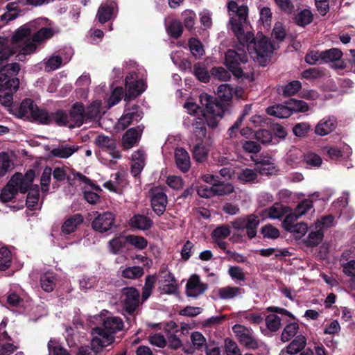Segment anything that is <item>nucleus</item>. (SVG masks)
Instances as JSON below:
<instances>
[{
	"label": "nucleus",
	"mask_w": 355,
	"mask_h": 355,
	"mask_svg": "<svg viewBox=\"0 0 355 355\" xmlns=\"http://www.w3.org/2000/svg\"><path fill=\"white\" fill-rule=\"evenodd\" d=\"M313 16L312 12L308 9H304L295 15V23L300 26L304 27L313 21Z\"/></svg>",
	"instance_id": "obj_40"
},
{
	"label": "nucleus",
	"mask_w": 355,
	"mask_h": 355,
	"mask_svg": "<svg viewBox=\"0 0 355 355\" xmlns=\"http://www.w3.org/2000/svg\"><path fill=\"white\" fill-rule=\"evenodd\" d=\"M240 344L248 349H257L259 348L258 340L255 338L253 331L244 325L235 324L232 327Z\"/></svg>",
	"instance_id": "obj_7"
},
{
	"label": "nucleus",
	"mask_w": 355,
	"mask_h": 355,
	"mask_svg": "<svg viewBox=\"0 0 355 355\" xmlns=\"http://www.w3.org/2000/svg\"><path fill=\"white\" fill-rule=\"evenodd\" d=\"M123 328V322L119 317H108L104 320L102 327L93 329L96 336L92 339V345L97 347H107L114 342V334Z\"/></svg>",
	"instance_id": "obj_2"
},
{
	"label": "nucleus",
	"mask_w": 355,
	"mask_h": 355,
	"mask_svg": "<svg viewBox=\"0 0 355 355\" xmlns=\"http://www.w3.org/2000/svg\"><path fill=\"white\" fill-rule=\"evenodd\" d=\"M115 215L110 211L98 214L92 221V229L99 233H105L110 231L114 225Z\"/></svg>",
	"instance_id": "obj_10"
},
{
	"label": "nucleus",
	"mask_w": 355,
	"mask_h": 355,
	"mask_svg": "<svg viewBox=\"0 0 355 355\" xmlns=\"http://www.w3.org/2000/svg\"><path fill=\"white\" fill-rule=\"evenodd\" d=\"M124 299L122 301L123 311L133 315L139 305V292L135 287H125L122 289Z\"/></svg>",
	"instance_id": "obj_8"
},
{
	"label": "nucleus",
	"mask_w": 355,
	"mask_h": 355,
	"mask_svg": "<svg viewBox=\"0 0 355 355\" xmlns=\"http://www.w3.org/2000/svg\"><path fill=\"white\" fill-rule=\"evenodd\" d=\"M323 239L324 232L321 229L316 231H311L304 240V243L307 247H315L322 242Z\"/></svg>",
	"instance_id": "obj_44"
},
{
	"label": "nucleus",
	"mask_w": 355,
	"mask_h": 355,
	"mask_svg": "<svg viewBox=\"0 0 355 355\" xmlns=\"http://www.w3.org/2000/svg\"><path fill=\"white\" fill-rule=\"evenodd\" d=\"M56 284V277L53 272H45L40 277V286L46 293L52 292Z\"/></svg>",
	"instance_id": "obj_35"
},
{
	"label": "nucleus",
	"mask_w": 355,
	"mask_h": 355,
	"mask_svg": "<svg viewBox=\"0 0 355 355\" xmlns=\"http://www.w3.org/2000/svg\"><path fill=\"white\" fill-rule=\"evenodd\" d=\"M19 87V80L16 77H10L6 73L0 74V92H16Z\"/></svg>",
	"instance_id": "obj_21"
},
{
	"label": "nucleus",
	"mask_w": 355,
	"mask_h": 355,
	"mask_svg": "<svg viewBox=\"0 0 355 355\" xmlns=\"http://www.w3.org/2000/svg\"><path fill=\"white\" fill-rule=\"evenodd\" d=\"M324 76V71L322 68H309L302 73V78L309 80H316Z\"/></svg>",
	"instance_id": "obj_58"
},
{
	"label": "nucleus",
	"mask_w": 355,
	"mask_h": 355,
	"mask_svg": "<svg viewBox=\"0 0 355 355\" xmlns=\"http://www.w3.org/2000/svg\"><path fill=\"white\" fill-rule=\"evenodd\" d=\"M252 161L255 164L256 171L261 175H271L277 171L271 157L252 158Z\"/></svg>",
	"instance_id": "obj_19"
},
{
	"label": "nucleus",
	"mask_w": 355,
	"mask_h": 355,
	"mask_svg": "<svg viewBox=\"0 0 355 355\" xmlns=\"http://www.w3.org/2000/svg\"><path fill=\"white\" fill-rule=\"evenodd\" d=\"M192 154L193 159L196 162L202 163L207 159L208 150L203 145L202 142L200 141L194 146Z\"/></svg>",
	"instance_id": "obj_48"
},
{
	"label": "nucleus",
	"mask_w": 355,
	"mask_h": 355,
	"mask_svg": "<svg viewBox=\"0 0 355 355\" xmlns=\"http://www.w3.org/2000/svg\"><path fill=\"white\" fill-rule=\"evenodd\" d=\"M124 94V90L121 87H116L112 92L111 96L107 100V107L109 108L118 104L122 99Z\"/></svg>",
	"instance_id": "obj_62"
},
{
	"label": "nucleus",
	"mask_w": 355,
	"mask_h": 355,
	"mask_svg": "<svg viewBox=\"0 0 355 355\" xmlns=\"http://www.w3.org/2000/svg\"><path fill=\"white\" fill-rule=\"evenodd\" d=\"M193 73L200 82L205 83L209 82L210 75L207 70L202 66L200 62H197L194 64Z\"/></svg>",
	"instance_id": "obj_55"
},
{
	"label": "nucleus",
	"mask_w": 355,
	"mask_h": 355,
	"mask_svg": "<svg viewBox=\"0 0 355 355\" xmlns=\"http://www.w3.org/2000/svg\"><path fill=\"white\" fill-rule=\"evenodd\" d=\"M12 261L11 251L6 246L0 248V270L4 271L9 268Z\"/></svg>",
	"instance_id": "obj_42"
},
{
	"label": "nucleus",
	"mask_w": 355,
	"mask_h": 355,
	"mask_svg": "<svg viewBox=\"0 0 355 355\" xmlns=\"http://www.w3.org/2000/svg\"><path fill=\"white\" fill-rule=\"evenodd\" d=\"M156 282L155 275H148L145 279V284L142 288V300H146L151 295Z\"/></svg>",
	"instance_id": "obj_56"
},
{
	"label": "nucleus",
	"mask_w": 355,
	"mask_h": 355,
	"mask_svg": "<svg viewBox=\"0 0 355 355\" xmlns=\"http://www.w3.org/2000/svg\"><path fill=\"white\" fill-rule=\"evenodd\" d=\"M270 44L268 42V38L261 36L259 39H257L255 42H251L248 45V52L254 58L257 60L260 65L266 66L267 61L270 57Z\"/></svg>",
	"instance_id": "obj_6"
},
{
	"label": "nucleus",
	"mask_w": 355,
	"mask_h": 355,
	"mask_svg": "<svg viewBox=\"0 0 355 355\" xmlns=\"http://www.w3.org/2000/svg\"><path fill=\"white\" fill-rule=\"evenodd\" d=\"M128 235L123 236L120 234L114 236L108 242L110 251L113 254H118L120 253L121 250L125 247V244L128 243Z\"/></svg>",
	"instance_id": "obj_32"
},
{
	"label": "nucleus",
	"mask_w": 355,
	"mask_h": 355,
	"mask_svg": "<svg viewBox=\"0 0 355 355\" xmlns=\"http://www.w3.org/2000/svg\"><path fill=\"white\" fill-rule=\"evenodd\" d=\"M281 321V318L276 314H269L265 319L266 326L271 332H276L280 329Z\"/></svg>",
	"instance_id": "obj_52"
},
{
	"label": "nucleus",
	"mask_w": 355,
	"mask_h": 355,
	"mask_svg": "<svg viewBox=\"0 0 355 355\" xmlns=\"http://www.w3.org/2000/svg\"><path fill=\"white\" fill-rule=\"evenodd\" d=\"M260 224L259 216L254 214L245 217H238L231 222L232 227L237 231L246 230L247 236L252 239L257 236V228Z\"/></svg>",
	"instance_id": "obj_5"
},
{
	"label": "nucleus",
	"mask_w": 355,
	"mask_h": 355,
	"mask_svg": "<svg viewBox=\"0 0 355 355\" xmlns=\"http://www.w3.org/2000/svg\"><path fill=\"white\" fill-rule=\"evenodd\" d=\"M51 124H55L58 126H66L69 123V115L63 110H57L55 112H50Z\"/></svg>",
	"instance_id": "obj_37"
},
{
	"label": "nucleus",
	"mask_w": 355,
	"mask_h": 355,
	"mask_svg": "<svg viewBox=\"0 0 355 355\" xmlns=\"http://www.w3.org/2000/svg\"><path fill=\"white\" fill-rule=\"evenodd\" d=\"M69 120L73 123L70 128L80 127L85 121V105L81 102L73 103L69 110Z\"/></svg>",
	"instance_id": "obj_13"
},
{
	"label": "nucleus",
	"mask_w": 355,
	"mask_h": 355,
	"mask_svg": "<svg viewBox=\"0 0 355 355\" xmlns=\"http://www.w3.org/2000/svg\"><path fill=\"white\" fill-rule=\"evenodd\" d=\"M266 113L268 115L276 116L280 119H286L291 116V111L287 104H276L272 106H269L266 109Z\"/></svg>",
	"instance_id": "obj_29"
},
{
	"label": "nucleus",
	"mask_w": 355,
	"mask_h": 355,
	"mask_svg": "<svg viewBox=\"0 0 355 355\" xmlns=\"http://www.w3.org/2000/svg\"><path fill=\"white\" fill-rule=\"evenodd\" d=\"M167 204L168 198L164 192L159 191L153 192L150 199V205L153 211L157 216H160L164 213Z\"/></svg>",
	"instance_id": "obj_17"
},
{
	"label": "nucleus",
	"mask_w": 355,
	"mask_h": 355,
	"mask_svg": "<svg viewBox=\"0 0 355 355\" xmlns=\"http://www.w3.org/2000/svg\"><path fill=\"white\" fill-rule=\"evenodd\" d=\"M101 103L94 101L86 108L85 107V121L96 120L100 114Z\"/></svg>",
	"instance_id": "obj_45"
},
{
	"label": "nucleus",
	"mask_w": 355,
	"mask_h": 355,
	"mask_svg": "<svg viewBox=\"0 0 355 355\" xmlns=\"http://www.w3.org/2000/svg\"><path fill=\"white\" fill-rule=\"evenodd\" d=\"M301 87L302 85L299 80H293L284 86L279 87L277 92L285 97H288L297 94Z\"/></svg>",
	"instance_id": "obj_36"
},
{
	"label": "nucleus",
	"mask_w": 355,
	"mask_h": 355,
	"mask_svg": "<svg viewBox=\"0 0 355 355\" xmlns=\"http://www.w3.org/2000/svg\"><path fill=\"white\" fill-rule=\"evenodd\" d=\"M343 53L340 49L331 48L320 52V60L325 63L334 62L342 58Z\"/></svg>",
	"instance_id": "obj_34"
},
{
	"label": "nucleus",
	"mask_w": 355,
	"mask_h": 355,
	"mask_svg": "<svg viewBox=\"0 0 355 355\" xmlns=\"http://www.w3.org/2000/svg\"><path fill=\"white\" fill-rule=\"evenodd\" d=\"M248 62V56L244 51L238 52L234 49H229L225 53V64L228 70L236 78L249 77L248 73L243 71L241 64Z\"/></svg>",
	"instance_id": "obj_3"
},
{
	"label": "nucleus",
	"mask_w": 355,
	"mask_h": 355,
	"mask_svg": "<svg viewBox=\"0 0 355 355\" xmlns=\"http://www.w3.org/2000/svg\"><path fill=\"white\" fill-rule=\"evenodd\" d=\"M144 129L143 124L137 125L136 128H131L126 130L122 137V144L125 148H132L141 136Z\"/></svg>",
	"instance_id": "obj_18"
},
{
	"label": "nucleus",
	"mask_w": 355,
	"mask_h": 355,
	"mask_svg": "<svg viewBox=\"0 0 355 355\" xmlns=\"http://www.w3.org/2000/svg\"><path fill=\"white\" fill-rule=\"evenodd\" d=\"M78 150V146L61 145L58 148H53L51 150V155L54 157L67 159Z\"/></svg>",
	"instance_id": "obj_27"
},
{
	"label": "nucleus",
	"mask_w": 355,
	"mask_h": 355,
	"mask_svg": "<svg viewBox=\"0 0 355 355\" xmlns=\"http://www.w3.org/2000/svg\"><path fill=\"white\" fill-rule=\"evenodd\" d=\"M30 29L28 28H20L17 29L11 37V44L18 49L24 51L25 53L30 55L34 53L37 49L35 41L30 39Z\"/></svg>",
	"instance_id": "obj_4"
},
{
	"label": "nucleus",
	"mask_w": 355,
	"mask_h": 355,
	"mask_svg": "<svg viewBox=\"0 0 355 355\" xmlns=\"http://www.w3.org/2000/svg\"><path fill=\"white\" fill-rule=\"evenodd\" d=\"M207 288V284L200 282L199 276L193 275L186 285V293L189 297H196L203 293Z\"/></svg>",
	"instance_id": "obj_16"
},
{
	"label": "nucleus",
	"mask_w": 355,
	"mask_h": 355,
	"mask_svg": "<svg viewBox=\"0 0 355 355\" xmlns=\"http://www.w3.org/2000/svg\"><path fill=\"white\" fill-rule=\"evenodd\" d=\"M51 173L52 170L50 167L46 166L44 168L40 178L41 189L43 193L47 192L49 189Z\"/></svg>",
	"instance_id": "obj_63"
},
{
	"label": "nucleus",
	"mask_w": 355,
	"mask_h": 355,
	"mask_svg": "<svg viewBox=\"0 0 355 355\" xmlns=\"http://www.w3.org/2000/svg\"><path fill=\"white\" fill-rule=\"evenodd\" d=\"M337 127V121L334 117L321 119L315 128V133L320 136H325L332 132Z\"/></svg>",
	"instance_id": "obj_20"
},
{
	"label": "nucleus",
	"mask_w": 355,
	"mask_h": 355,
	"mask_svg": "<svg viewBox=\"0 0 355 355\" xmlns=\"http://www.w3.org/2000/svg\"><path fill=\"white\" fill-rule=\"evenodd\" d=\"M114 15V6L112 4H101L97 11L96 19L101 23L105 24L112 19Z\"/></svg>",
	"instance_id": "obj_30"
},
{
	"label": "nucleus",
	"mask_w": 355,
	"mask_h": 355,
	"mask_svg": "<svg viewBox=\"0 0 355 355\" xmlns=\"http://www.w3.org/2000/svg\"><path fill=\"white\" fill-rule=\"evenodd\" d=\"M199 98L200 103L203 107H205L204 109H201L200 110V114L202 113V112H208L216 109H221V105L218 103L216 102V99L213 96L203 93L200 95Z\"/></svg>",
	"instance_id": "obj_33"
},
{
	"label": "nucleus",
	"mask_w": 355,
	"mask_h": 355,
	"mask_svg": "<svg viewBox=\"0 0 355 355\" xmlns=\"http://www.w3.org/2000/svg\"><path fill=\"white\" fill-rule=\"evenodd\" d=\"M260 232L264 239H277L280 236L279 230L271 224H267L261 227Z\"/></svg>",
	"instance_id": "obj_54"
},
{
	"label": "nucleus",
	"mask_w": 355,
	"mask_h": 355,
	"mask_svg": "<svg viewBox=\"0 0 355 355\" xmlns=\"http://www.w3.org/2000/svg\"><path fill=\"white\" fill-rule=\"evenodd\" d=\"M16 48L11 44V40L0 37V60L4 61L16 53Z\"/></svg>",
	"instance_id": "obj_28"
},
{
	"label": "nucleus",
	"mask_w": 355,
	"mask_h": 355,
	"mask_svg": "<svg viewBox=\"0 0 355 355\" xmlns=\"http://www.w3.org/2000/svg\"><path fill=\"white\" fill-rule=\"evenodd\" d=\"M245 23L246 21L239 20L236 17H231L230 19L231 29L237 39H239L244 33L243 24Z\"/></svg>",
	"instance_id": "obj_59"
},
{
	"label": "nucleus",
	"mask_w": 355,
	"mask_h": 355,
	"mask_svg": "<svg viewBox=\"0 0 355 355\" xmlns=\"http://www.w3.org/2000/svg\"><path fill=\"white\" fill-rule=\"evenodd\" d=\"M306 345V338L304 336L300 334L286 347V352L290 355H295L304 349Z\"/></svg>",
	"instance_id": "obj_26"
},
{
	"label": "nucleus",
	"mask_w": 355,
	"mask_h": 355,
	"mask_svg": "<svg viewBox=\"0 0 355 355\" xmlns=\"http://www.w3.org/2000/svg\"><path fill=\"white\" fill-rule=\"evenodd\" d=\"M299 330V324L295 322H289L284 328L282 335L281 341L286 343L289 341L292 338L295 337Z\"/></svg>",
	"instance_id": "obj_39"
},
{
	"label": "nucleus",
	"mask_w": 355,
	"mask_h": 355,
	"mask_svg": "<svg viewBox=\"0 0 355 355\" xmlns=\"http://www.w3.org/2000/svg\"><path fill=\"white\" fill-rule=\"evenodd\" d=\"M242 289L239 287L227 286L218 289V297L222 300H231L236 297L241 293Z\"/></svg>",
	"instance_id": "obj_41"
},
{
	"label": "nucleus",
	"mask_w": 355,
	"mask_h": 355,
	"mask_svg": "<svg viewBox=\"0 0 355 355\" xmlns=\"http://www.w3.org/2000/svg\"><path fill=\"white\" fill-rule=\"evenodd\" d=\"M166 32L171 37L179 38L183 32L182 23L179 20H172L166 26Z\"/></svg>",
	"instance_id": "obj_47"
},
{
	"label": "nucleus",
	"mask_w": 355,
	"mask_h": 355,
	"mask_svg": "<svg viewBox=\"0 0 355 355\" xmlns=\"http://www.w3.org/2000/svg\"><path fill=\"white\" fill-rule=\"evenodd\" d=\"M257 178V173L251 168H245L238 174V179L243 182H252Z\"/></svg>",
	"instance_id": "obj_61"
},
{
	"label": "nucleus",
	"mask_w": 355,
	"mask_h": 355,
	"mask_svg": "<svg viewBox=\"0 0 355 355\" xmlns=\"http://www.w3.org/2000/svg\"><path fill=\"white\" fill-rule=\"evenodd\" d=\"M291 209L289 207L285 206L280 202H275L269 208L261 210L259 216L263 219H277L282 218L288 212H291Z\"/></svg>",
	"instance_id": "obj_12"
},
{
	"label": "nucleus",
	"mask_w": 355,
	"mask_h": 355,
	"mask_svg": "<svg viewBox=\"0 0 355 355\" xmlns=\"http://www.w3.org/2000/svg\"><path fill=\"white\" fill-rule=\"evenodd\" d=\"M189 46L192 55L200 58L205 53V50L201 42L194 37H191L189 40Z\"/></svg>",
	"instance_id": "obj_53"
},
{
	"label": "nucleus",
	"mask_w": 355,
	"mask_h": 355,
	"mask_svg": "<svg viewBox=\"0 0 355 355\" xmlns=\"http://www.w3.org/2000/svg\"><path fill=\"white\" fill-rule=\"evenodd\" d=\"M144 270L141 266L127 267L122 271V277L126 279H136L141 277Z\"/></svg>",
	"instance_id": "obj_50"
},
{
	"label": "nucleus",
	"mask_w": 355,
	"mask_h": 355,
	"mask_svg": "<svg viewBox=\"0 0 355 355\" xmlns=\"http://www.w3.org/2000/svg\"><path fill=\"white\" fill-rule=\"evenodd\" d=\"M191 340L196 349L202 351V349H205L207 347L205 338L199 331L193 332L191 335Z\"/></svg>",
	"instance_id": "obj_60"
},
{
	"label": "nucleus",
	"mask_w": 355,
	"mask_h": 355,
	"mask_svg": "<svg viewBox=\"0 0 355 355\" xmlns=\"http://www.w3.org/2000/svg\"><path fill=\"white\" fill-rule=\"evenodd\" d=\"M203 118H200L199 116L196 119L195 122L193 123V134L196 136L197 140L202 142L203 139L206 137L207 135V128L206 125L204 121H202Z\"/></svg>",
	"instance_id": "obj_43"
},
{
	"label": "nucleus",
	"mask_w": 355,
	"mask_h": 355,
	"mask_svg": "<svg viewBox=\"0 0 355 355\" xmlns=\"http://www.w3.org/2000/svg\"><path fill=\"white\" fill-rule=\"evenodd\" d=\"M96 146L103 151L113 150L116 148V139L104 135H98L94 141Z\"/></svg>",
	"instance_id": "obj_31"
},
{
	"label": "nucleus",
	"mask_w": 355,
	"mask_h": 355,
	"mask_svg": "<svg viewBox=\"0 0 355 355\" xmlns=\"http://www.w3.org/2000/svg\"><path fill=\"white\" fill-rule=\"evenodd\" d=\"M214 189L215 196H222L232 193L234 189L232 184L225 183L218 180L216 183L214 184Z\"/></svg>",
	"instance_id": "obj_51"
},
{
	"label": "nucleus",
	"mask_w": 355,
	"mask_h": 355,
	"mask_svg": "<svg viewBox=\"0 0 355 355\" xmlns=\"http://www.w3.org/2000/svg\"><path fill=\"white\" fill-rule=\"evenodd\" d=\"M223 111L220 110H214L208 112H202L200 114V118H203L202 121L205 123L210 128H215L217 127L219 119L223 117Z\"/></svg>",
	"instance_id": "obj_24"
},
{
	"label": "nucleus",
	"mask_w": 355,
	"mask_h": 355,
	"mask_svg": "<svg viewBox=\"0 0 355 355\" xmlns=\"http://www.w3.org/2000/svg\"><path fill=\"white\" fill-rule=\"evenodd\" d=\"M289 106V109L291 111V114L293 112H305L309 109V105L302 100H297L295 98H291L285 102Z\"/></svg>",
	"instance_id": "obj_46"
},
{
	"label": "nucleus",
	"mask_w": 355,
	"mask_h": 355,
	"mask_svg": "<svg viewBox=\"0 0 355 355\" xmlns=\"http://www.w3.org/2000/svg\"><path fill=\"white\" fill-rule=\"evenodd\" d=\"M125 84L127 89L124 96L125 102H129L141 95L147 87L146 83L143 80H135L133 74H129L125 77Z\"/></svg>",
	"instance_id": "obj_9"
},
{
	"label": "nucleus",
	"mask_w": 355,
	"mask_h": 355,
	"mask_svg": "<svg viewBox=\"0 0 355 355\" xmlns=\"http://www.w3.org/2000/svg\"><path fill=\"white\" fill-rule=\"evenodd\" d=\"M211 75L214 78L227 81L231 78V74L229 71L223 67H214L211 70Z\"/></svg>",
	"instance_id": "obj_57"
},
{
	"label": "nucleus",
	"mask_w": 355,
	"mask_h": 355,
	"mask_svg": "<svg viewBox=\"0 0 355 355\" xmlns=\"http://www.w3.org/2000/svg\"><path fill=\"white\" fill-rule=\"evenodd\" d=\"M84 218L80 214H76L68 218L62 225V232L64 234H70L74 232L78 226L82 224Z\"/></svg>",
	"instance_id": "obj_23"
},
{
	"label": "nucleus",
	"mask_w": 355,
	"mask_h": 355,
	"mask_svg": "<svg viewBox=\"0 0 355 355\" xmlns=\"http://www.w3.org/2000/svg\"><path fill=\"white\" fill-rule=\"evenodd\" d=\"M128 243L139 250H145L148 246V241L142 236L128 234Z\"/></svg>",
	"instance_id": "obj_49"
},
{
	"label": "nucleus",
	"mask_w": 355,
	"mask_h": 355,
	"mask_svg": "<svg viewBox=\"0 0 355 355\" xmlns=\"http://www.w3.org/2000/svg\"><path fill=\"white\" fill-rule=\"evenodd\" d=\"M142 118L143 112L139 110V106L135 104L125 110L124 114L119 119V123L123 129H125L134 121L138 122Z\"/></svg>",
	"instance_id": "obj_11"
},
{
	"label": "nucleus",
	"mask_w": 355,
	"mask_h": 355,
	"mask_svg": "<svg viewBox=\"0 0 355 355\" xmlns=\"http://www.w3.org/2000/svg\"><path fill=\"white\" fill-rule=\"evenodd\" d=\"M303 162L307 168H319L322 164V157L317 153L309 151L303 155Z\"/></svg>",
	"instance_id": "obj_38"
},
{
	"label": "nucleus",
	"mask_w": 355,
	"mask_h": 355,
	"mask_svg": "<svg viewBox=\"0 0 355 355\" xmlns=\"http://www.w3.org/2000/svg\"><path fill=\"white\" fill-rule=\"evenodd\" d=\"M35 178V171L33 169H28L24 175L15 173L1 190L0 200L8 202L15 198L18 192L23 194L27 193L28 186L34 181Z\"/></svg>",
	"instance_id": "obj_1"
},
{
	"label": "nucleus",
	"mask_w": 355,
	"mask_h": 355,
	"mask_svg": "<svg viewBox=\"0 0 355 355\" xmlns=\"http://www.w3.org/2000/svg\"><path fill=\"white\" fill-rule=\"evenodd\" d=\"M128 225L132 229L148 231L153 227L154 223L150 218L144 214H135L130 218Z\"/></svg>",
	"instance_id": "obj_14"
},
{
	"label": "nucleus",
	"mask_w": 355,
	"mask_h": 355,
	"mask_svg": "<svg viewBox=\"0 0 355 355\" xmlns=\"http://www.w3.org/2000/svg\"><path fill=\"white\" fill-rule=\"evenodd\" d=\"M54 32L51 28L43 27L38 30L33 36L34 41L40 42L53 37Z\"/></svg>",
	"instance_id": "obj_64"
},
{
	"label": "nucleus",
	"mask_w": 355,
	"mask_h": 355,
	"mask_svg": "<svg viewBox=\"0 0 355 355\" xmlns=\"http://www.w3.org/2000/svg\"><path fill=\"white\" fill-rule=\"evenodd\" d=\"M175 159L177 167L183 173L187 172L191 166L189 153L182 148L175 151Z\"/></svg>",
	"instance_id": "obj_22"
},
{
	"label": "nucleus",
	"mask_w": 355,
	"mask_h": 355,
	"mask_svg": "<svg viewBox=\"0 0 355 355\" xmlns=\"http://www.w3.org/2000/svg\"><path fill=\"white\" fill-rule=\"evenodd\" d=\"M31 122L41 125H50V112L36 105L31 117Z\"/></svg>",
	"instance_id": "obj_25"
},
{
	"label": "nucleus",
	"mask_w": 355,
	"mask_h": 355,
	"mask_svg": "<svg viewBox=\"0 0 355 355\" xmlns=\"http://www.w3.org/2000/svg\"><path fill=\"white\" fill-rule=\"evenodd\" d=\"M36 104L31 98L24 99L21 104L12 109V113L17 118L24 119L31 121V117Z\"/></svg>",
	"instance_id": "obj_15"
}]
</instances>
